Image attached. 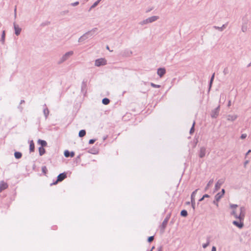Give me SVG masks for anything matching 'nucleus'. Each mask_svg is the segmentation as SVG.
I'll return each mask as SVG.
<instances>
[{
    "instance_id": "49",
    "label": "nucleus",
    "mask_w": 251,
    "mask_h": 251,
    "mask_svg": "<svg viewBox=\"0 0 251 251\" xmlns=\"http://www.w3.org/2000/svg\"><path fill=\"white\" fill-rule=\"evenodd\" d=\"M247 136V134L246 133H243L241 135L240 137V138L242 140H244L246 138Z\"/></svg>"
},
{
    "instance_id": "46",
    "label": "nucleus",
    "mask_w": 251,
    "mask_h": 251,
    "mask_svg": "<svg viewBox=\"0 0 251 251\" xmlns=\"http://www.w3.org/2000/svg\"><path fill=\"white\" fill-rule=\"evenodd\" d=\"M154 239V236H149L147 239V241L149 243H151Z\"/></svg>"
},
{
    "instance_id": "38",
    "label": "nucleus",
    "mask_w": 251,
    "mask_h": 251,
    "mask_svg": "<svg viewBox=\"0 0 251 251\" xmlns=\"http://www.w3.org/2000/svg\"><path fill=\"white\" fill-rule=\"evenodd\" d=\"M198 143V138L195 137L193 141L192 142V148H195Z\"/></svg>"
},
{
    "instance_id": "18",
    "label": "nucleus",
    "mask_w": 251,
    "mask_h": 251,
    "mask_svg": "<svg viewBox=\"0 0 251 251\" xmlns=\"http://www.w3.org/2000/svg\"><path fill=\"white\" fill-rule=\"evenodd\" d=\"M87 152L92 154H98L99 153V149L96 146L93 147L87 151Z\"/></svg>"
},
{
    "instance_id": "36",
    "label": "nucleus",
    "mask_w": 251,
    "mask_h": 251,
    "mask_svg": "<svg viewBox=\"0 0 251 251\" xmlns=\"http://www.w3.org/2000/svg\"><path fill=\"white\" fill-rule=\"evenodd\" d=\"M86 132L85 129H81L78 132V136L79 137H82L86 135Z\"/></svg>"
},
{
    "instance_id": "1",
    "label": "nucleus",
    "mask_w": 251,
    "mask_h": 251,
    "mask_svg": "<svg viewBox=\"0 0 251 251\" xmlns=\"http://www.w3.org/2000/svg\"><path fill=\"white\" fill-rule=\"evenodd\" d=\"M67 177V172H64L62 173H60L56 177L55 179H53L52 182L50 184V186H52L53 185H56L58 183L62 181Z\"/></svg>"
},
{
    "instance_id": "25",
    "label": "nucleus",
    "mask_w": 251,
    "mask_h": 251,
    "mask_svg": "<svg viewBox=\"0 0 251 251\" xmlns=\"http://www.w3.org/2000/svg\"><path fill=\"white\" fill-rule=\"evenodd\" d=\"M22 153L20 151L14 150V155L16 159H19L22 157Z\"/></svg>"
},
{
    "instance_id": "33",
    "label": "nucleus",
    "mask_w": 251,
    "mask_h": 251,
    "mask_svg": "<svg viewBox=\"0 0 251 251\" xmlns=\"http://www.w3.org/2000/svg\"><path fill=\"white\" fill-rule=\"evenodd\" d=\"M245 214H246V209H245V207L241 206L240 208V214H241L242 217H244L245 218Z\"/></svg>"
},
{
    "instance_id": "31",
    "label": "nucleus",
    "mask_w": 251,
    "mask_h": 251,
    "mask_svg": "<svg viewBox=\"0 0 251 251\" xmlns=\"http://www.w3.org/2000/svg\"><path fill=\"white\" fill-rule=\"evenodd\" d=\"M188 212L186 209H182L180 212V216L182 217L186 218L188 216Z\"/></svg>"
},
{
    "instance_id": "6",
    "label": "nucleus",
    "mask_w": 251,
    "mask_h": 251,
    "mask_svg": "<svg viewBox=\"0 0 251 251\" xmlns=\"http://www.w3.org/2000/svg\"><path fill=\"white\" fill-rule=\"evenodd\" d=\"M107 64V60L105 58H99L96 59L95 61V65L97 67H100Z\"/></svg>"
},
{
    "instance_id": "59",
    "label": "nucleus",
    "mask_w": 251,
    "mask_h": 251,
    "mask_svg": "<svg viewBox=\"0 0 251 251\" xmlns=\"http://www.w3.org/2000/svg\"><path fill=\"white\" fill-rule=\"evenodd\" d=\"M176 80V78H173L172 80V81H171V83L173 85L175 83Z\"/></svg>"
},
{
    "instance_id": "23",
    "label": "nucleus",
    "mask_w": 251,
    "mask_h": 251,
    "mask_svg": "<svg viewBox=\"0 0 251 251\" xmlns=\"http://www.w3.org/2000/svg\"><path fill=\"white\" fill-rule=\"evenodd\" d=\"M238 118L237 115H228L227 116V120L228 121L234 122Z\"/></svg>"
},
{
    "instance_id": "63",
    "label": "nucleus",
    "mask_w": 251,
    "mask_h": 251,
    "mask_svg": "<svg viewBox=\"0 0 251 251\" xmlns=\"http://www.w3.org/2000/svg\"><path fill=\"white\" fill-rule=\"evenodd\" d=\"M185 204L187 205H189L191 204V201H186L185 203Z\"/></svg>"
},
{
    "instance_id": "53",
    "label": "nucleus",
    "mask_w": 251,
    "mask_h": 251,
    "mask_svg": "<svg viewBox=\"0 0 251 251\" xmlns=\"http://www.w3.org/2000/svg\"><path fill=\"white\" fill-rule=\"evenodd\" d=\"M230 215L234 216V217H235L236 216V215H237L235 210H232L230 212Z\"/></svg>"
},
{
    "instance_id": "17",
    "label": "nucleus",
    "mask_w": 251,
    "mask_h": 251,
    "mask_svg": "<svg viewBox=\"0 0 251 251\" xmlns=\"http://www.w3.org/2000/svg\"><path fill=\"white\" fill-rule=\"evenodd\" d=\"M87 81H85L83 80L82 82L81 86V91L82 93H83L84 96H85L87 93Z\"/></svg>"
},
{
    "instance_id": "14",
    "label": "nucleus",
    "mask_w": 251,
    "mask_h": 251,
    "mask_svg": "<svg viewBox=\"0 0 251 251\" xmlns=\"http://www.w3.org/2000/svg\"><path fill=\"white\" fill-rule=\"evenodd\" d=\"M166 73L165 67H159L157 70V74L160 77H162Z\"/></svg>"
},
{
    "instance_id": "30",
    "label": "nucleus",
    "mask_w": 251,
    "mask_h": 251,
    "mask_svg": "<svg viewBox=\"0 0 251 251\" xmlns=\"http://www.w3.org/2000/svg\"><path fill=\"white\" fill-rule=\"evenodd\" d=\"M5 31L4 30H2L1 35V38L0 39V42L4 44L5 43Z\"/></svg>"
},
{
    "instance_id": "41",
    "label": "nucleus",
    "mask_w": 251,
    "mask_h": 251,
    "mask_svg": "<svg viewBox=\"0 0 251 251\" xmlns=\"http://www.w3.org/2000/svg\"><path fill=\"white\" fill-rule=\"evenodd\" d=\"M248 27L246 24H243L242 26L241 30L243 32H246L247 31Z\"/></svg>"
},
{
    "instance_id": "55",
    "label": "nucleus",
    "mask_w": 251,
    "mask_h": 251,
    "mask_svg": "<svg viewBox=\"0 0 251 251\" xmlns=\"http://www.w3.org/2000/svg\"><path fill=\"white\" fill-rule=\"evenodd\" d=\"M228 69L227 68H225L224 70V71H223V73L225 75H226L228 73Z\"/></svg>"
},
{
    "instance_id": "52",
    "label": "nucleus",
    "mask_w": 251,
    "mask_h": 251,
    "mask_svg": "<svg viewBox=\"0 0 251 251\" xmlns=\"http://www.w3.org/2000/svg\"><path fill=\"white\" fill-rule=\"evenodd\" d=\"M87 32H89V33L88 34V37L89 38L92 37L95 35H94V33H92V32L90 30H89Z\"/></svg>"
},
{
    "instance_id": "19",
    "label": "nucleus",
    "mask_w": 251,
    "mask_h": 251,
    "mask_svg": "<svg viewBox=\"0 0 251 251\" xmlns=\"http://www.w3.org/2000/svg\"><path fill=\"white\" fill-rule=\"evenodd\" d=\"M28 143L29 152L31 153L34 152L35 151V144L33 140H28Z\"/></svg>"
},
{
    "instance_id": "56",
    "label": "nucleus",
    "mask_w": 251,
    "mask_h": 251,
    "mask_svg": "<svg viewBox=\"0 0 251 251\" xmlns=\"http://www.w3.org/2000/svg\"><path fill=\"white\" fill-rule=\"evenodd\" d=\"M153 7L149 8L148 9L146 10V12L149 13V12H151L152 10H153Z\"/></svg>"
},
{
    "instance_id": "12",
    "label": "nucleus",
    "mask_w": 251,
    "mask_h": 251,
    "mask_svg": "<svg viewBox=\"0 0 251 251\" xmlns=\"http://www.w3.org/2000/svg\"><path fill=\"white\" fill-rule=\"evenodd\" d=\"M232 223L234 226H236L239 229L243 228L244 226V222L242 221L234 220L232 221Z\"/></svg>"
},
{
    "instance_id": "48",
    "label": "nucleus",
    "mask_w": 251,
    "mask_h": 251,
    "mask_svg": "<svg viewBox=\"0 0 251 251\" xmlns=\"http://www.w3.org/2000/svg\"><path fill=\"white\" fill-rule=\"evenodd\" d=\"M97 139L95 138L91 139L89 140L88 143L89 144H94L96 141Z\"/></svg>"
},
{
    "instance_id": "47",
    "label": "nucleus",
    "mask_w": 251,
    "mask_h": 251,
    "mask_svg": "<svg viewBox=\"0 0 251 251\" xmlns=\"http://www.w3.org/2000/svg\"><path fill=\"white\" fill-rule=\"evenodd\" d=\"M50 22L49 21H47L45 22H43L41 24V26H45L46 25H48L50 24Z\"/></svg>"
},
{
    "instance_id": "54",
    "label": "nucleus",
    "mask_w": 251,
    "mask_h": 251,
    "mask_svg": "<svg viewBox=\"0 0 251 251\" xmlns=\"http://www.w3.org/2000/svg\"><path fill=\"white\" fill-rule=\"evenodd\" d=\"M219 201H216V199H214V201H213V204H214L215 205H216V206L218 207L219 206V204H218Z\"/></svg>"
},
{
    "instance_id": "34",
    "label": "nucleus",
    "mask_w": 251,
    "mask_h": 251,
    "mask_svg": "<svg viewBox=\"0 0 251 251\" xmlns=\"http://www.w3.org/2000/svg\"><path fill=\"white\" fill-rule=\"evenodd\" d=\"M195 124H196V122L195 121H193V124H192V126L189 130V133L190 135H192L193 134V133H194L195 132Z\"/></svg>"
},
{
    "instance_id": "10",
    "label": "nucleus",
    "mask_w": 251,
    "mask_h": 251,
    "mask_svg": "<svg viewBox=\"0 0 251 251\" xmlns=\"http://www.w3.org/2000/svg\"><path fill=\"white\" fill-rule=\"evenodd\" d=\"M226 193V191L225 189L223 188L222 189L221 191L218 193H217L215 196L214 199H216V201H220L221 199L223 197L225 194Z\"/></svg>"
},
{
    "instance_id": "28",
    "label": "nucleus",
    "mask_w": 251,
    "mask_h": 251,
    "mask_svg": "<svg viewBox=\"0 0 251 251\" xmlns=\"http://www.w3.org/2000/svg\"><path fill=\"white\" fill-rule=\"evenodd\" d=\"M39 154L40 156L43 155L46 153V150L44 147H38Z\"/></svg>"
},
{
    "instance_id": "32",
    "label": "nucleus",
    "mask_w": 251,
    "mask_h": 251,
    "mask_svg": "<svg viewBox=\"0 0 251 251\" xmlns=\"http://www.w3.org/2000/svg\"><path fill=\"white\" fill-rule=\"evenodd\" d=\"M214 182V179L213 178H212L208 182V183H207L205 187L204 188V191H206L210 187V186L213 184Z\"/></svg>"
},
{
    "instance_id": "24",
    "label": "nucleus",
    "mask_w": 251,
    "mask_h": 251,
    "mask_svg": "<svg viewBox=\"0 0 251 251\" xmlns=\"http://www.w3.org/2000/svg\"><path fill=\"white\" fill-rule=\"evenodd\" d=\"M82 155V154H79L74 159V163L75 164L76 166L81 162V160L80 157Z\"/></svg>"
},
{
    "instance_id": "5",
    "label": "nucleus",
    "mask_w": 251,
    "mask_h": 251,
    "mask_svg": "<svg viewBox=\"0 0 251 251\" xmlns=\"http://www.w3.org/2000/svg\"><path fill=\"white\" fill-rule=\"evenodd\" d=\"M199 189H196L194 191H193L191 194V207L193 210L194 211L196 210V201H195V197L196 196L197 191H198Z\"/></svg>"
},
{
    "instance_id": "58",
    "label": "nucleus",
    "mask_w": 251,
    "mask_h": 251,
    "mask_svg": "<svg viewBox=\"0 0 251 251\" xmlns=\"http://www.w3.org/2000/svg\"><path fill=\"white\" fill-rule=\"evenodd\" d=\"M157 251H163V247L162 246H159L157 248Z\"/></svg>"
},
{
    "instance_id": "20",
    "label": "nucleus",
    "mask_w": 251,
    "mask_h": 251,
    "mask_svg": "<svg viewBox=\"0 0 251 251\" xmlns=\"http://www.w3.org/2000/svg\"><path fill=\"white\" fill-rule=\"evenodd\" d=\"M8 185L7 183L4 181L3 180L0 181V193L3 190L6 189L8 187Z\"/></svg>"
},
{
    "instance_id": "3",
    "label": "nucleus",
    "mask_w": 251,
    "mask_h": 251,
    "mask_svg": "<svg viewBox=\"0 0 251 251\" xmlns=\"http://www.w3.org/2000/svg\"><path fill=\"white\" fill-rule=\"evenodd\" d=\"M73 54H74V51L73 50H70L68 52H66L63 55V56L61 57V58L60 59V60L58 61V64H62L64 61L68 60L69 59V58Z\"/></svg>"
},
{
    "instance_id": "4",
    "label": "nucleus",
    "mask_w": 251,
    "mask_h": 251,
    "mask_svg": "<svg viewBox=\"0 0 251 251\" xmlns=\"http://www.w3.org/2000/svg\"><path fill=\"white\" fill-rule=\"evenodd\" d=\"M159 19V17L157 16H152L148 18L147 19L143 20L139 24L141 25H144L149 23H151L153 22L156 21Z\"/></svg>"
},
{
    "instance_id": "50",
    "label": "nucleus",
    "mask_w": 251,
    "mask_h": 251,
    "mask_svg": "<svg viewBox=\"0 0 251 251\" xmlns=\"http://www.w3.org/2000/svg\"><path fill=\"white\" fill-rule=\"evenodd\" d=\"M79 3V2L78 1H76L74 2H72L70 4V5L72 6H76L77 5H78Z\"/></svg>"
},
{
    "instance_id": "39",
    "label": "nucleus",
    "mask_w": 251,
    "mask_h": 251,
    "mask_svg": "<svg viewBox=\"0 0 251 251\" xmlns=\"http://www.w3.org/2000/svg\"><path fill=\"white\" fill-rule=\"evenodd\" d=\"M101 0H96L92 5L91 8H95L100 2Z\"/></svg>"
},
{
    "instance_id": "51",
    "label": "nucleus",
    "mask_w": 251,
    "mask_h": 251,
    "mask_svg": "<svg viewBox=\"0 0 251 251\" xmlns=\"http://www.w3.org/2000/svg\"><path fill=\"white\" fill-rule=\"evenodd\" d=\"M98 29L97 27H94L92 28L90 31L92 32V33H94V35H96V32L98 31Z\"/></svg>"
},
{
    "instance_id": "35",
    "label": "nucleus",
    "mask_w": 251,
    "mask_h": 251,
    "mask_svg": "<svg viewBox=\"0 0 251 251\" xmlns=\"http://www.w3.org/2000/svg\"><path fill=\"white\" fill-rule=\"evenodd\" d=\"M110 100L107 98H104L102 100V103L104 105H107L110 103Z\"/></svg>"
},
{
    "instance_id": "44",
    "label": "nucleus",
    "mask_w": 251,
    "mask_h": 251,
    "mask_svg": "<svg viewBox=\"0 0 251 251\" xmlns=\"http://www.w3.org/2000/svg\"><path fill=\"white\" fill-rule=\"evenodd\" d=\"M151 85L153 88H159L161 87V85H158V84H154V83H153L152 82L151 83Z\"/></svg>"
},
{
    "instance_id": "29",
    "label": "nucleus",
    "mask_w": 251,
    "mask_h": 251,
    "mask_svg": "<svg viewBox=\"0 0 251 251\" xmlns=\"http://www.w3.org/2000/svg\"><path fill=\"white\" fill-rule=\"evenodd\" d=\"M227 25V24H225L223 25L220 27L218 26H214V28L216 29H218L219 31H222L226 28Z\"/></svg>"
},
{
    "instance_id": "42",
    "label": "nucleus",
    "mask_w": 251,
    "mask_h": 251,
    "mask_svg": "<svg viewBox=\"0 0 251 251\" xmlns=\"http://www.w3.org/2000/svg\"><path fill=\"white\" fill-rule=\"evenodd\" d=\"M209 244H210V241L209 239H207L206 242L205 243H203L202 244V248L203 249H205L209 246Z\"/></svg>"
},
{
    "instance_id": "27",
    "label": "nucleus",
    "mask_w": 251,
    "mask_h": 251,
    "mask_svg": "<svg viewBox=\"0 0 251 251\" xmlns=\"http://www.w3.org/2000/svg\"><path fill=\"white\" fill-rule=\"evenodd\" d=\"M210 197V196L208 194H204L201 198H200L198 200V202L197 203V205H198L200 204V202L203 201L205 198H209Z\"/></svg>"
},
{
    "instance_id": "61",
    "label": "nucleus",
    "mask_w": 251,
    "mask_h": 251,
    "mask_svg": "<svg viewBox=\"0 0 251 251\" xmlns=\"http://www.w3.org/2000/svg\"><path fill=\"white\" fill-rule=\"evenodd\" d=\"M57 228V226H53L52 227H51V229L52 230H56Z\"/></svg>"
},
{
    "instance_id": "57",
    "label": "nucleus",
    "mask_w": 251,
    "mask_h": 251,
    "mask_svg": "<svg viewBox=\"0 0 251 251\" xmlns=\"http://www.w3.org/2000/svg\"><path fill=\"white\" fill-rule=\"evenodd\" d=\"M251 152V150L250 149L247 152L245 153V158H246L247 157V156L250 154V153Z\"/></svg>"
},
{
    "instance_id": "8",
    "label": "nucleus",
    "mask_w": 251,
    "mask_h": 251,
    "mask_svg": "<svg viewBox=\"0 0 251 251\" xmlns=\"http://www.w3.org/2000/svg\"><path fill=\"white\" fill-rule=\"evenodd\" d=\"M220 110V105H218L215 108L213 109L211 111V112L210 114L211 117L213 119L217 118L218 116L219 115Z\"/></svg>"
},
{
    "instance_id": "40",
    "label": "nucleus",
    "mask_w": 251,
    "mask_h": 251,
    "mask_svg": "<svg viewBox=\"0 0 251 251\" xmlns=\"http://www.w3.org/2000/svg\"><path fill=\"white\" fill-rule=\"evenodd\" d=\"M235 218L237 219H238L240 221H244V217H242L241 214H239V215H238V214L236 215V216L235 217Z\"/></svg>"
},
{
    "instance_id": "64",
    "label": "nucleus",
    "mask_w": 251,
    "mask_h": 251,
    "mask_svg": "<svg viewBox=\"0 0 251 251\" xmlns=\"http://www.w3.org/2000/svg\"><path fill=\"white\" fill-rule=\"evenodd\" d=\"M107 138H108V135H105L102 137V139L103 141H105Z\"/></svg>"
},
{
    "instance_id": "43",
    "label": "nucleus",
    "mask_w": 251,
    "mask_h": 251,
    "mask_svg": "<svg viewBox=\"0 0 251 251\" xmlns=\"http://www.w3.org/2000/svg\"><path fill=\"white\" fill-rule=\"evenodd\" d=\"M238 206V205L236 204L230 203L229 205L230 208L232 210H235V209H236Z\"/></svg>"
},
{
    "instance_id": "16",
    "label": "nucleus",
    "mask_w": 251,
    "mask_h": 251,
    "mask_svg": "<svg viewBox=\"0 0 251 251\" xmlns=\"http://www.w3.org/2000/svg\"><path fill=\"white\" fill-rule=\"evenodd\" d=\"M214 78H215V73H213L211 75L210 78L209 80L208 81V90H207L208 93H209L210 90H211V88L212 86V84H213V83L214 81Z\"/></svg>"
},
{
    "instance_id": "15",
    "label": "nucleus",
    "mask_w": 251,
    "mask_h": 251,
    "mask_svg": "<svg viewBox=\"0 0 251 251\" xmlns=\"http://www.w3.org/2000/svg\"><path fill=\"white\" fill-rule=\"evenodd\" d=\"M64 155L65 157H74L75 155V152L74 151H69L68 150H66L64 151Z\"/></svg>"
},
{
    "instance_id": "13",
    "label": "nucleus",
    "mask_w": 251,
    "mask_h": 251,
    "mask_svg": "<svg viewBox=\"0 0 251 251\" xmlns=\"http://www.w3.org/2000/svg\"><path fill=\"white\" fill-rule=\"evenodd\" d=\"M13 27L15 34L17 36H19L21 34L22 28L15 23H14L13 24Z\"/></svg>"
},
{
    "instance_id": "60",
    "label": "nucleus",
    "mask_w": 251,
    "mask_h": 251,
    "mask_svg": "<svg viewBox=\"0 0 251 251\" xmlns=\"http://www.w3.org/2000/svg\"><path fill=\"white\" fill-rule=\"evenodd\" d=\"M211 251H217V248L215 246H213L212 247Z\"/></svg>"
},
{
    "instance_id": "45",
    "label": "nucleus",
    "mask_w": 251,
    "mask_h": 251,
    "mask_svg": "<svg viewBox=\"0 0 251 251\" xmlns=\"http://www.w3.org/2000/svg\"><path fill=\"white\" fill-rule=\"evenodd\" d=\"M69 12V11L68 10L62 11L60 12V15L61 16H64V15L67 14Z\"/></svg>"
},
{
    "instance_id": "21",
    "label": "nucleus",
    "mask_w": 251,
    "mask_h": 251,
    "mask_svg": "<svg viewBox=\"0 0 251 251\" xmlns=\"http://www.w3.org/2000/svg\"><path fill=\"white\" fill-rule=\"evenodd\" d=\"M89 33V32H86L84 34H83L82 36H81L78 39V42H83L85 41L86 40L89 38L88 37V34Z\"/></svg>"
},
{
    "instance_id": "7",
    "label": "nucleus",
    "mask_w": 251,
    "mask_h": 251,
    "mask_svg": "<svg viewBox=\"0 0 251 251\" xmlns=\"http://www.w3.org/2000/svg\"><path fill=\"white\" fill-rule=\"evenodd\" d=\"M225 182V179L221 178L219 179L215 183L213 193L218 191L221 188L222 185Z\"/></svg>"
},
{
    "instance_id": "62",
    "label": "nucleus",
    "mask_w": 251,
    "mask_h": 251,
    "mask_svg": "<svg viewBox=\"0 0 251 251\" xmlns=\"http://www.w3.org/2000/svg\"><path fill=\"white\" fill-rule=\"evenodd\" d=\"M106 50H109V51H110V52H111V51H113L112 50H110V48H109V46H108V45H106Z\"/></svg>"
},
{
    "instance_id": "9",
    "label": "nucleus",
    "mask_w": 251,
    "mask_h": 251,
    "mask_svg": "<svg viewBox=\"0 0 251 251\" xmlns=\"http://www.w3.org/2000/svg\"><path fill=\"white\" fill-rule=\"evenodd\" d=\"M206 153V147L203 146L201 147L198 151V155L200 158H203L205 156Z\"/></svg>"
},
{
    "instance_id": "37",
    "label": "nucleus",
    "mask_w": 251,
    "mask_h": 251,
    "mask_svg": "<svg viewBox=\"0 0 251 251\" xmlns=\"http://www.w3.org/2000/svg\"><path fill=\"white\" fill-rule=\"evenodd\" d=\"M41 170L42 174L46 176L48 171L47 167L46 166H43L41 168Z\"/></svg>"
},
{
    "instance_id": "11",
    "label": "nucleus",
    "mask_w": 251,
    "mask_h": 251,
    "mask_svg": "<svg viewBox=\"0 0 251 251\" xmlns=\"http://www.w3.org/2000/svg\"><path fill=\"white\" fill-rule=\"evenodd\" d=\"M121 54L124 57H128L132 55V51L128 49H126L121 52Z\"/></svg>"
},
{
    "instance_id": "2",
    "label": "nucleus",
    "mask_w": 251,
    "mask_h": 251,
    "mask_svg": "<svg viewBox=\"0 0 251 251\" xmlns=\"http://www.w3.org/2000/svg\"><path fill=\"white\" fill-rule=\"evenodd\" d=\"M171 216V213L170 212L167 215V216L164 219L163 221L162 222V224L159 226L160 232L161 234H163L165 232V229L167 227L169 220L170 219Z\"/></svg>"
},
{
    "instance_id": "26",
    "label": "nucleus",
    "mask_w": 251,
    "mask_h": 251,
    "mask_svg": "<svg viewBox=\"0 0 251 251\" xmlns=\"http://www.w3.org/2000/svg\"><path fill=\"white\" fill-rule=\"evenodd\" d=\"M44 106L45 107V108L43 109V113H44V115L45 117V118L47 119L49 115L50 111H49V109L48 108V107H47L46 104H45L44 105Z\"/></svg>"
},
{
    "instance_id": "22",
    "label": "nucleus",
    "mask_w": 251,
    "mask_h": 251,
    "mask_svg": "<svg viewBox=\"0 0 251 251\" xmlns=\"http://www.w3.org/2000/svg\"><path fill=\"white\" fill-rule=\"evenodd\" d=\"M37 144L40 145V147H46L47 146L48 144L46 141L39 139L37 141Z\"/></svg>"
}]
</instances>
